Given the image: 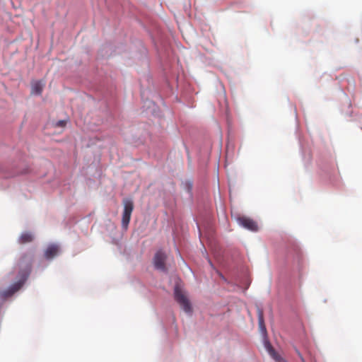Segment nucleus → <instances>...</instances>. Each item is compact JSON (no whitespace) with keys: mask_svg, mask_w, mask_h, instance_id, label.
Listing matches in <instances>:
<instances>
[{"mask_svg":"<svg viewBox=\"0 0 362 362\" xmlns=\"http://www.w3.org/2000/svg\"><path fill=\"white\" fill-rule=\"evenodd\" d=\"M124 210L122 218V226L123 228L127 229L129 223L132 213L134 210V202L132 199L125 198L122 201Z\"/></svg>","mask_w":362,"mask_h":362,"instance_id":"obj_1","label":"nucleus"},{"mask_svg":"<svg viewBox=\"0 0 362 362\" xmlns=\"http://www.w3.org/2000/svg\"><path fill=\"white\" fill-rule=\"evenodd\" d=\"M175 298L181 308L186 313H191L192 308L190 303L182 289L177 285L174 291Z\"/></svg>","mask_w":362,"mask_h":362,"instance_id":"obj_2","label":"nucleus"},{"mask_svg":"<svg viewBox=\"0 0 362 362\" xmlns=\"http://www.w3.org/2000/svg\"><path fill=\"white\" fill-rule=\"evenodd\" d=\"M30 271V264H29L27 271L23 274L22 279L18 282L13 284L8 290L4 291L0 293V296L1 298H6L8 297L11 296L14 293L18 291L21 286L23 285L25 281L29 272Z\"/></svg>","mask_w":362,"mask_h":362,"instance_id":"obj_3","label":"nucleus"},{"mask_svg":"<svg viewBox=\"0 0 362 362\" xmlns=\"http://www.w3.org/2000/svg\"><path fill=\"white\" fill-rule=\"evenodd\" d=\"M167 259V255L162 250L158 251L154 256L153 258V264L156 269L160 270L162 272H166L167 269L165 267V260Z\"/></svg>","mask_w":362,"mask_h":362,"instance_id":"obj_4","label":"nucleus"},{"mask_svg":"<svg viewBox=\"0 0 362 362\" xmlns=\"http://www.w3.org/2000/svg\"><path fill=\"white\" fill-rule=\"evenodd\" d=\"M237 221L238 223L245 228H247L252 231H257L258 230L257 223L250 218L245 216H240L238 218Z\"/></svg>","mask_w":362,"mask_h":362,"instance_id":"obj_5","label":"nucleus"},{"mask_svg":"<svg viewBox=\"0 0 362 362\" xmlns=\"http://www.w3.org/2000/svg\"><path fill=\"white\" fill-rule=\"evenodd\" d=\"M59 248L57 245H50L47 247L45 252V257L47 259L54 258L59 252Z\"/></svg>","mask_w":362,"mask_h":362,"instance_id":"obj_6","label":"nucleus"},{"mask_svg":"<svg viewBox=\"0 0 362 362\" xmlns=\"http://www.w3.org/2000/svg\"><path fill=\"white\" fill-rule=\"evenodd\" d=\"M34 239L33 235L30 232L23 233L18 238L20 244L31 243Z\"/></svg>","mask_w":362,"mask_h":362,"instance_id":"obj_7","label":"nucleus"},{"mask_svg":"<svg viewBox=\"0 0 362 362\" xmlns=\"http://www.w3.org/2000/svg\"><path fill=\"white\" fill-rule=\"evenodd\" d=\"M45 84L41 81H37L32 83V93L40 95Z\"/></svg>","mask_w":362,"mask_h":362,"instance_id":"obj_8","label":"nucleus"},{"mask_svg":"<svg viewBox=\"0 0 362 362\" xmlns=\"http://www.w3.org/2000/svg\"><path fill=\"white\" fill-rule=\"evenodd\" d=\"M257 315H258L259 328L263 334H266L267 330H266V327L264 325L263 312L262 310H258Z\"/></svg>","mask_w":362,"mask_h":362,"instance_id":"obj_9","label":"nucleus"},{"mask_svg":"<svg viewBox=\"0 0 362 362\" xmlns=\"http://www.w3.org/2000/svg\"><path fill=\"white\" fill-rule=\"evenodd\" d=\"M265 345L269 354L274 357L275 351L272 345L268 341L266 342Z\"/></svg>","mask_w":362,"mask_h":362,"instance_id":"obj_10","label":"nucleus"},{"mask_svg":"<svg viewBox=\"0 0 362 362\" xmlns=\"http://www.w3.org/2000/svg\"><path fill=\"white\" fill-rule=\"evenodd\" d=\"M66 124V122L64 120H60L57 123V126L58 127H64Z\"/></svg>","mask_w":362,"mask_h":362,"instance_id":"obj_11","label":"nucleus"},{"mask_svg":"<svg viewBox=\"0 0 362 362\" xmlns=\"http://www.w3.org/2000/svg\"><path fill=\"white\" fill-rule=\"evenodd\" d=\"M185 185H186V187H187V190H188L189 192H190V191H191V189H192V182H187L185 183Z\"/></svg>","mask_w":362,"mask_h":362,"instance_id":"obj_12","label":"nucleus"},{"mask_svg":"<svg viewBox=\"0 0 362 362\" xmlns=\"http://www.w3.org/2000/svg\"><path fill=\"white\" fill-rule=\"evenodd\" d=\"M27 257H28V256H27V255H24V256L22 257V259H21V262H20L21 266H23V265L24 264V263H25V261H26Z\"/></svg>","mask_w":362,"mask_h":362,"instance_id":"obj_13","label":"nucleus"}]
</instances>
